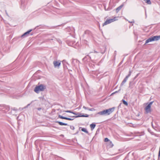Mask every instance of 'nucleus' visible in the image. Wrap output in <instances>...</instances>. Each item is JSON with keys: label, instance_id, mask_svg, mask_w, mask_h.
<instances>
[{"label": "nucleus", "instance_id": "nucleus-1", "mask_svg": "<svg viewBox=\"0 0 160 160\" xmlns=\"http://www.w3.org/2000/svg\"><path fill=\"white\" fill-rule=\"evenodd\" d=\"M115 109V108L113 107L110 108L108 109L104 110H103L98 112L97 114L99 115H109L110 114L113 112Z\"/></svg>", "mask_w": 160, "mask_h": 160}, {"label": "nucleus", "instance_id": "nucleus-2", "mask_svg": "<svg viewBox=\"0 0 160 160\" xmlns=\"http://www.w3.org/2000/svg\"><path fill=\"white\" fill-rule=\"evenodd\" d=\"M46 89V86L43 84H38L35 88L34 91L37 93H38L40 92L43 91Z\"/></svg>", "mask_w": 160, "mask_h": 160}, {"label": "nucleus", "instance_id": "nucleus-3", "mask_svg": "<svg viewBox=\"0 0 160 160\" xmlns=\"http://www.w3.org/2000/svg\"><path fill=\"white\" fill-rule=\"evenodd\" d=\"M92 52H90L89 53L87 54L86 56H85L82 59V61L84 62L85 63L87 64L88 62H90V61H92L91 59L90 54L92 53Z\"/></svg>", "mask_w": 160, "mask_h": 160}, {"label": "nucleus", "instance_id": "nucleus-4", "mask_svg": "<svg viewBox=\"0 0 160 160\" xmlns=\"http://www.w3.org/2000/svg\"><path fill=\"white\" fill-rule=\"evenodd\" d=\"M28 0H21V8L24 9L26 8V6Z\"/></svg>", "mask_w": 160, "mask_h": 160}, {"label": "nucleus", "instance_id": "nucleus-5", "mask_svg": "<svg viewBox=\"0 0 160 160\" xmlns=\"http://www.w3.org/2000/svg\"><path fill=\"white\" fill-rule=\"evenodd\" d=\"M115 20L114 19H109L107 20L103 24V26L106 25L108 24H109L114 21Z\"/></svg>", "mask_w": 160, "mask_h": 160}, {"label": "nucleus", "instance_id": "nucleus-6", "mask_svg": "<svg viewBox=\"0 0 160 160\" xmlns=\"http://www.w3.org/2000/svg\"><path fill=\"white\" fill-rule=\"evenodd\" d=\"M40 13L38 11H36L32 12L30 16L32 17H35L40 15Z\"/></svg>", "mask_w": 160, "mask_h": 160}, {"label": "nucleus", "instance_id": "nucleus-7", "mask_svg": "<svg viewBox=\"0 0 160 160\" xmlns=\"http://www.w3.org/2000/svg\"><path fill=\"white\" fill-rule=\"evenodd\" d=\"M32 29H30L27 32H25L21 36V38H25L28 36L30 32L32 31Z\"/></svg>", "mask_w": 160, "mask_h": 160}, {"label": "nucleus", "instance_id": "nucleus-8", "mask_svg": "<svg viewBox=\"0 0 160 160\" xmlns=\"http://www.w3.org/2000/svg\"><path fill=\"white\" fill-rule=\"evenodd\" d=\"M53 64L55 68L59 67L61 65V62L54 61L53 62Z\"/></svg>", "mask_w": 160, "mask_h": 160}, {"label": "nucleus", "instance_id": "nucleus-9", "mask_svg": "<svg viewBox=\"0 0 160 160\" xmlns=\"http://www.w3.org/2000/svg\"><path fill=\"white\" fill-rule=\"evenodd\" d=\"M58 117L62 119H64L67 120L72 121L74 120V119H71L70 118H67L66 117L62 116L60 115H59L58 116Z\"/></svg>", "mask_w": 160, "mask_h": 160}, {"label": "nucleus", "instance_id": "nucleus-10", "mask_svg": "<svg viewBox=\"0 0 160 160\" xmlns=\"http://www.w3.org/2000/svg\"><path fill=\"white\" fill-rule=\"evenodd\" d=\"M151 107L148 105L145 108V109L146 113H148L151 112Z\"/></svg>", "mask_w": 160, "mask_h": 160}, {"label": "nucleus", "instance_id": "nucleus-11", "mask_svg": "<svg viewBox=\"0 0 160 160\" xmlns=\"http://www.w3.org/2000/svg\"><path fill=\"white\" fill-rule=\"evenodd\" d=\"M134 133L137 136H142L144 135L145 134L144 132H135Z\"/></svg>", "mask_w": 160, "mask_h": 160}, {"label": "nucleus", "instance_id": "nucleus-12", "mask_svg": "<svg viewBox=\"0 0 160 160\" xmlns=\"http://www.w3.org/2000/svg\"><path fill=\"white\" fill-rule=\"evenodd\" d=\"M152 38L153 41H158L160 39V35L154 36Z\"/></svg>", "mask_w": 160, "mask_h": 160}, {"label": "nucleus", "instance_id": "nucleus-13", "mask_svg": "<svg viewBox=\"0 0 160 160\" xmlns=\"http://www.w3.org/2000/svg\"><path fill=\"white\" fill-rule=\"evenodd\" d=\"M124 5L122 4L120 5L119 7H118L116 9V11L117 13H118L119 11L121 9L122 7Z\"/></svg>", "mask_w": 160, "mask_h": 160}, {"label": "nucleus", "instance_id": "nucleus-14", "mask_svg": "<svg viewBox=\"0 0 160 160\" xmlns=\"http://www.w3.org/2000/svg\"><path fill=\"white\" fill-rule=\"evenodd\" d=\"M153 41V40L152 37H151V38H149L146 41L145 43V44H146L150 42H151Z\"/></svg>", "mask_w": 160, "mask_h": 160}, {"label": "nucleus", "instance_id": "nucleus-15", "mask_svg": "<svg viewBox=\"0 0 160 160\" xmlns=\"http://www.w3.org/2000/svg\"><path fill=\"white\" fill-rule=\"evenodd\" d=\"M55 122L58 123L60 125H68L67 123H63L60 121H56Z\"/></svg>", "mask_w": 160, "mask_h": 160}, {"label": "nucleus", "instance_id": "nucleus-16", "mask_svg": "<svg viewBox=\"0 0 160 160\" xmlns=\"http://www.w3.org/2000/svg\"><path fill=\"white\" fill-rule=\"evenodd\" d=\"M107 145L108 147L110 148L112 147L113 146V144L111 141H110L109 142H108L107 143Z\"/></svg>", "mask_w": 160, "mask_h": 160}, {"label": "nucleus", "instance_id": "nucleus-17", "mask_svg": "<svg viewBox=\"0 0 160 160\" xmlns=\"http://www.w3.org/2000/svg\"><path fill=\"white\" fill-rule=\"evenodd\" d=\"M62 63L63 65L64 68L65 67H67V64H68V63L66 62V61L65 60H63L62 61Z\"/></svg>", "mask_w": 160, "mask_h": 160}, {"label": "nucleus", "instance_id": "nucleus-18", "mask_svg": "<svg viewBox=\"0 0 160 160\" xmlns=\"http://www.w3.org/2000/svg\"><path fill=\"white\" fill-rule=\"evenodd\" d=\"M128 79L127 78H125L122 81V83L121 84V86H123L124 83L126 82L127 81V80Z\"/></svg>", "mask_w": 160, "mask_h": 160}, {"label": "nucleus", "instance_id": "nucleus-19", "mask_svg": "<svg viewBox=\"0 0 160 160\" xmlns=\"http://www.w3.org/2000/svg\"><path fill=\"white\" fill-rule=\"evenodd\" d=\"M96 126V124L94 123H92L90 125V127L92 130Z\"/></svg>", "mask_w": 160, "mask_h": 160}, {"label": "nucleus", "instance_id": "nucleus-20", "mask_svg": "<svg viewBox=\"0 0 160 160\" xmlns=\"http://www.w3.org/2000/svg\"><path fill=\"white\" fill-rule=\"evenodd\" d=\"M81 130L82 132H83L86 133H88V131L85 128H82V129H81Z\"/></svg>", "mask_w": 160, "mask_h": 160}, {"label": "nucleus", "instance_id": "nucleus-21", "mask_svg": "<svg viewBox=\"0 0 160 160\" xmlns=\"http://www.w3.org/2000/svg\"><path fill=\"white\" fill-rule=\"evenodd\" d=\"M122 101L123 102V103L124 105H125L126 106H128V102L127 101H125L124 99H122Z\"/></svg>", "mask_w": 160, "mask_h": 160}, {"label": "nucleus", "instance_id": "nucleus-22", "mask_svg": "<svg viewBox=\"0 0 160 160\" xmlns=\"http://www.w3.org/2000/svg\"><path fill=\"white\" fill-rule=\"evenodd\" d=\"M132 72L131 71H130L129 72V73L128 75H127L125 78L128 79V78L131 76V74Z\"/></svg>", "mask_w": 160, "mask_h": 160}, {"label": "nucleus", "instance_id": "nucleus-23", "mask_svg": "<svg viewBox=\"0 0 160 160\" xmlns=\"http://www.w3.org/2000/svg\"><path fill=\"white\" fill-rule=\"evenodd\" d=\"M132 82L131 81H130L129 82V88H133V87L132 85Z\"/></svg>", "mask_w": 160, "mask_h": 160}, {"label": "nucleus", "instance_id": "nucleus-24", "mask_svg": "<svg viewBox=\"0 0 160 160\" xmlns=\"http://www.w3.org/2000/svg\"><path fill=\"white\" fill-rule=\"evenodd\" d=\"M145 1V2L148 4H151V2L150 0H144Z\"/></svg>", "mask_w": 160, "mask_h": 160}, {"label": "nucleus", "instance_id": "nucleus-25", "mask_svg": "<svg viewBox=\"0 0 160 160\" xmlns=\"http://www.w3.org/2000/svg\"><path fill=\"white\" fill-rule=\"evenodd\" d=\"M148 132L152 135H156V134L154 133V132H152L150 130L148 129Z\"/></svg>", "mask_w": 160, "mask_h": 160}, {"label": "nucleus", "instance_id": "nucleus-26", "mask_svg": "<svg viewBox=\"0 0 160 160\" xmlns=\"http://www.w3.org/2000/svg\"><path fill=\"white\" fill-rule=\"evenodd\" d=\"M110 141V140L107 138H106L104 139V141L105 142H109Z\"/></svg>", "mask_w": 160, "mask_h": 160}, {"label": "nucleus", "instance_id": "nucleus-27", "mask_svg": "<svg viewBox=\"0 0 160 160\" xmlns=\"http://www.w3.org/2000/svg\"><path fill=\"white\" fill-rule=\"evenodd\" d=\"M64 112H68V113H72V111L71 110H67V111H64Z\"/></svg>", "mask_w": 160, "mask_h": 160}, {"label": "nucleus", "instance_id": "nucleus-28", "mask_svg": "<svg viewBox=\"0 0 160 160\" xmlns=\"http://www.w3.org/2000/svg\"><path fill=\"white\" fill-rule=\"evenodd\" d=\"M67 29L69 30V29L72 30H74V28H71L70 27H68ZM69 32H70L69 31H68Z\"/></svg>", "mask_w": 160, "mask_h": 160}, {"label": "nucleus", "instance_id": "nucleus-29", "mask_svg": "<svg viewBox=\"0 0 160 160\" xmlns=\"http://www.w3.org/2000/svg\"><path fill=\"white\" fill-rule=\"evenodd\" d=\"M71 118H77L79 117V116H70Z\"/></svg>", "mask_w": 160, "mask_h": 160}, {"label": "nucleus", "instance_id": "nucleus-30", "mask_svg": "<svg viewBox=\"0 0 160 160\" xmlns=\"http://www.w3.org/2000/svg\"><path fill=\"white\" fill-rule=\"evenodd\" d=\"M70 128L72 130H74L75 129L74 127L72 126H70Z\"/></svg>", "mask_w": 160, "mask_h": 160}, {"label": "nucleus", "instance_id": "nucleus-31", "mask_svg": "<svg viewBox=\"0 0 160 160\" xmlns=\"http://www.w3.org/2000/svg\"><path fill=\"white\" fill-rule=\"evenodd\" d=\"M95 110V109L93 108H90V109H88V110L90 111H93Z\"/></svg>", "mask_w": 160, "mask_h": 160}, {"label": "nucleus", "instance_id": "nucleus-32", "mask_svg": "<svg viewBox=\"0 0 160 160\" xmlns=\"http://www.w3.org/2000/svg\"><path fill=\"white\" fill-rule=\"evenodd\" d=\"M153 102V101H152V102H150L149 103V104H148V105H149L151 107V105L152 103Z\"/></svg>", "mask_w": 160, "mask_h": 160}, {"label": "nucleus", "instance_id": "nucleus-33", "mask_svg": "<svg viewBox=\"0 0 160 160\" xmlns=\"http://www.w3.org/2000/svg\"><path fill=\"white\" fill-rule=\"evenodd\" d=\"M57 26H52L51 28H50V29H54L55 28L57 27Z\"/></svg>", "mask_w": 160, "mask_h": 160}, {"label": "nucleus", "instance_id": "nucleus-34", "mask_svg": "<svg viewBox=\"0 0 160 160\" xmlns=\"http://www.w3.org/2000/svg\"><path fill=\"white\" fill-rule=\"evenodd\" d=\"M79 116V117H84V115L82 114L81 115H78Z\"/></svg>", "mask_w": 160, "mask_h": 160}, {"label": "nucleus", "instance_id": "nucleus-35", "mask_svg": "<svg viewBox=\"0 0 160 160\" xmlns=\"http://www.w3.org/2000/svg\"><path fill=\"white\" fill-rule=\"evenodd\" d=\"M14 111H17L18 109L16 108H13L12 109Z\"/></svg>", "mask_w": 160, "mask_h": 160}, {"label": "nucleus", "instance_id": "nucleus-36", "mask_svg": "<svg viewBox=\"0 0 160 160\" xmlns=\"http://www.w3.org/2000/svg\"><path fill=\"white\" fill-rule=\"evenodd\" d=\"M37 109L38 110V111H40L41 110L42 108H37Z\"/></svg>", "mask_w": 160, "mask_h": 160}, {"label": "nucleus", "instance_id": "nucleus-37", "mask_svg": "<svg viewBox=\"0 0 160 160\" xmlns=\"http://www.w3.org/2000/svg\"><path fill=\"white\" fill-rule=\"evenodd\" d=\"M89 117V115L88 114H86L84 115V117Z\"/></svg>", "mask_w": 160, "mask_h": 160}, {"label": "nucleus", "instance_id": "nucleus-38", "mask_svg": "<svg viewBox=\"0 0 160 160\" xmlns=\"http://www.w3.org/2000/svg\"><path fill=\"white\" fill-rule=\"evenodd\" d=\"M111 8H110L109 7H108V8L107 9V10L109 11L111 9Z\"/></svg>", "mask_w": 160, "mask_h": 160}, {"label": "nucleus", "instance_id": "nucleus-39", "mask_svg": "<svg viewBox=\"0 0 160 160\" xmlns=\"http://www.w3.org/2000/svg\"><path fill=\"white\" fill-rule=\"evenodd\" d=\"M72 113L74 115H77V114L75 112H72Z\"/></svg>", "mask_w": 160, "mask_h": 160}, {"label": "nucleus", "instance_id": "nucleus-40", "mask_svg": "<svg viewBox=\"0 0 160 160\" xmlns=\"http://www.w3.org/2000/svg\"><path fill=\"white\" fill-rule=\"evenodd\" d=\"M83 108H84L85 109H87V107H86L85 106H83Z\"/></svg>", "mask_w": 160, "mask_h": 160}, {"label": "nucleus", "instance_id": "nucleus-41", "mask_svg": "<svg viewBox=\"0 0 160 160\" xmlns=\"http://www.w3.org/2000/svg\"><path fill=\"white\" fill-rule=\"evenodd\" d=\"M119 91H120V90H118V91H115V92H115V93H118V92H119Z\"/></svg>", "mask_w": 160, "mask_h": 160}, {"label": "nucleus", "instance_id": "nucleus-42", "mask_svg": "<svg viewBox=\"0 0 160 160\" xmlns=\"http://www.w3.org/2000/svg\"><path fill=\"white\" fill-rule=\"evenodd\" d=\"M115 94V92H113L111 94V96H112V95H113V94Z\"/></svg>", "mask_w": 160, "mask_h": 160}, {"label": "nucleus", "instance_id": "nucleus-43", "mask_svg": "<svg viewBox=\"0 0 160 160\" xmlns=\"http://www.w3.org/2000/svg\"><path fill=\"white\" fill-rule=\"evenodd\" d=\"M94 53H98V52L97 51H95V50H94Z\"/></svg>", "mask_w": 160, "mask_h": 160}, {"label": "nucleus", "instance_id": "nucleus-44", "mask_svg": "<svg viewBox=\"0 0 160 160\" xmlns=\"http://www.w3.org/2000/svg\"><path fill=\"white\" fill-rule=\"evenodd\" d=\"M114 54L115 55H116V51H115V52H114Z\"/></svg>", "mask_w": 160, "mask_h": 160}, {"label": "nucleus", "instance_id": "nucleus-45", "mask_svg": "<svg viewBox=\"0 0 160 160\" xmlns=\"http://www.w3.org/2000/svg\"><path fill=\"white\" fill-rule=\"evenodd\" d=\"M30 105V104H28V105L27 106V107L29 106Z\"/></svg>", "mask_w": 160, "mask_h": 160}, {"label": "nucleus", "instance_id": "nucleus-46", "mask_svg": "<svg viewBox=\"0 0 160 160\" xmlns=\"http://www.w3.org/2000/svg\"><path fill=\"white\" fill-rule=\"evenodd\" d=\"M6 14L7 15V16H8V14L7 13V12H6Z\"/></svg>", "mask_w": 160, "mask_h": 160}, {"label": "nucleus", "instance_id": "nucleus-47", "mask_svg": "<svg viewBox=\"0 0 160 160\" xmlns=\"http://www.w3.org/2000/svg\"><path fill=\"white\" fill-rule=\"evenodd\" d=\"M87 32H88V31H85V33H87Z\"/></svg>", "mask_w": 160, "mask_h": 160}, {"label": "nucleus", "instance_id": "nucleus-48", "mask_svg": "<svg viewBox=\"0 0 160 160\" xmlns=\"http://www.w3.org/2000/svg\"><path fill=\"white\" fill-rule=\"evenodd\" d=\"M137 77H136V76H135V77H134V79H135Z\"/></svg>", "mask_w": 160, "mask_h": 160}, {"label": "nucleus", "instance_id": "nucleus-49", "mask_svg": "<svg viewBox=\"0 0 160 160\" xmlns=\"http://www.w3.org/2000/svg\"><path fill=\"white\" fill-rule=\"evenodd\" d=\"M138 74H139V73L136 76V77H137L138 76Z\"/></svg>", "mask_w": 160, "mask_h": 160}, {"label": "nucleus", "instance_id": "nucleus-50", "mask_svg": "<svg viewBox=\"0 0 160 160\" xmlns=\"http://www.w3.org/2000/svg\"><path fill=\"white\" fill-rule=\"evenodd\" d=\"M90 109V108H87V110H88V109Z\"/></svg>", "mask_w": 160, "mask_h": 160}, {"label": "nucleus", "instance_id": "nucleus-51", "mask_svg": "<svg viewBox=\"0 0 160 160\" xmlns=\"http://www.w3.org/2000/svg\"><path fill=\"white\" fill-rule=\"evenodd\" d=\"M122 61H121V62H120V64L122 63Z\"/></svg>", "mask_w": 160, "mask_h": 160}, {"label": "nucleus", "instance_id": "nucleus-52", "mask_svg": "<svg viewBox=\"0 0 160 160\" xmlns=\"http://www.w3.org/2000/svg\"><path fill=\"white\" fill-rule=\"evenodd\" d=\"M124 160H125V159H124Z\"/></svg>", "mask_w": 160, "mask_h": 160}, {"label": "nucleus", "instance_id": "nucleus-53", "mask_svg": "<svg viewBox=\"0 0 160 160\" xmlns=\"http://www.w3.org/2000/svg\"><path fill=\"white\" fill-rule=\"evenodd\" d=\"M158 160H159L158 159Z\"/></svg>", "mask_w": 160, "mask_h": 160}]
</instances>
